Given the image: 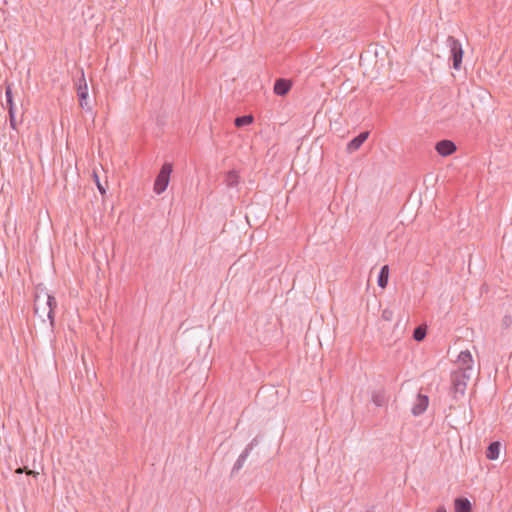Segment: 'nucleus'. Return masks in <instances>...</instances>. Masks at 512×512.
<instances>
[{
	"mask_svg": "<svg viewBox=\"0 0 512 512\" xmlns=\"http://www.w3.org/2000/svg\"><path fill=\"white\" fill-rule=\"evenodd\" d=\"M57 306V302L54 296L48 293H38L34 299V313L37 315L42 322H45L46 318L49 319L51 327L54 326V309Z\"/></svg>",
	"mask_w": 512,
	"mask_h": 512,
	"instance_id": "obj_1",
	"label": "nucleus"
},
{
	"mask_svg": "<svg viewBox=\"0 0 512 512\" xmlns=\"http://www.w3.org/2000/svg\"><path fill=\"white\" fill-rule=\"evenodd\" d=\"M472 374L469 371H458L455 370L451 373V384H452V396L453 399L458 401L459 398L465 395L468 381Z\"/></svg>",
	"mask_w": 512,
	"mask_h": 512,
	"instance_id": "obj_2",
	"label": "nucleus"
},
{
	"mask_svg": "<svg viewBox=\"0 0 512 512\" xmlns=\"http://www.w3.org/2000/svg\"><path fill=\"white\" fill-rule=\"evenodd\" d=\"M446 45L449 48L453 68L455 70H460L464 55L462 44L454 36H448L446 39Z\"/></svg>",
	"mask_w": 512,
	"mask_h": 512,
	"instance_id": "obj_3",
	"label": "nucleus"
},
{
	"mask_svg": "<svg viewBox=\"0 0 512 512\" xmlns=\"http://www.w3.org/2000/svg\"><path fill=\"white\" fill-rule=\"evenodd\" d=\"M173 171L172 163L165 162L154 181V192L157 195L162 194L168 187L170 176Z\"/></svg>",
	"mask_w": 512,
	"mask_h": 512,
	"instance_id": "obj_4",
	"label": "nucleus"
},
{
	"mask_svg": "<svg viewBox=\"0 0 512 512\" xmlns=\"http://www.w3.org/2000/svg\"><path fill=\"white\" fill-rule=\"evenodd\" d=\"M5 97H6V104H7V108H8L10 127L12 129L16 130L17 129V121H16V114H15V105H14V101H13L12 88L10 85H7L5 88Z\"/></svg>",
	"mask_w": 512,
	"mask_h": 512,
	"instance_id": "obj_5",
	"label": "nucleus"
},
{
	"mask_svg": "<svg viewBox=\"0 0 512 512\" xmlns=\"http://www.w3.org/2000/svg\"><path fill=\"white\" fill-rule=\"evenodd\" d=\"M459 367L458 371H469V374L473 372V358L469 350L461 351L458 360Z\"/></svg>",
	"mask_w": 512,
	"mask_h": 512,
	"instance_id": "obj_6",
	"label": "nucleus"
},
{
	"mask_svg": "<svg viewBox=\"0 0 512 512\" xmlns=\"http://www.w3.org/2000/svg\"><path fill=\"white\" fill-rule=\"evenodd\" d=\"M428 405H429V397L425 394L418 393L417 397H416V401L411 408V413L414 416H420L426 411Z\"/></svg>",
	"mask_w": 512,
	"mask_h": 512,
	"instance_id": "obj_7",
	"label": "nucleus"
},
{
	"mask_svg": "<svg viewBox=\"0 0 512 512\" xmlns=\"http://www.w3.org/2000/svg\"><path fill=\"white\" fill-rule=\"evenodd\" d=\"M435 150L439 155L446 157L456 151V145L451 140L443 139L436 143Z\"/></svg>",
	"mask_w": 512,
	"mask_h": 512,
	"instance_id": "obj_8",
	"label": "nucleus"
},
{
	"mask_svg": "<svg viewBox=\"0 0 512 512\" xmlns=\"http://www.w3.org/2000/svg\"><path fill=\"white\" fill-rule=\"evenodd\" d=\"M80 82H83V84L80 83L78 88H77V96H78V99H79V105H80L81 108L90 111L91 107L88 106V102H87L88 86H87V83H86L85 78H84L83 75H82V78H81Z\"/></svg>",
	"mask_w": 512,
	"mask_h": 512,
	"instance_id": "obj_9",
	"label": "nucleus"
},
{
	"mask_svg": "<svg viewBox=\"0 0 512 512\" xmlns=\"http://www.w3.org/2000/svg\"><path fill=\"white\" fill-rule=\"evenodd\" d=\"M368 136H369V132L363 131V132L359 133L357 136H355L353 139H351L347 143V147H346L347 152L353 153L356 150H358L362 146V144L367 140Z\"/></svg>",
	"mask_w": 512,
	"mask_h": 512,
	"instance_id": "obj_10",
	"label": "nucleus"
},
{
	"mask_svg": "<svg viewBox=\"0 0 512 512\" xmlns=\"http://www.w3.org/2000/svg\"><path fill=\"white\" fill-rule=\"evenodd\" d=\"M292 83L286 78H278L274 83V93L278 96H285L291 90Z\"/></svg>",
	"mask_w": 512,
	"mask_h": 512,
	"instance_id": "obj_11",
	"label": "nucleus"
},
{
	"mask_svg": "<svg viewBox=\"0 0 512 512\" xmlns=\"http://www.w3.org/2000/svg\"><path fill=\"white\" fill-rule=\"evenodd\" d=\"M455 512H472V504L466 497H457L454 500Z\"/></svg>",
	"mask_w": 512,
	"mask_h": 512,
	"instance_id": "obj_12",
	"label": "nucleus"
},
{
	"mask_svg": "<svg viewBox=\"0 0 512 512\" xmlns=\"http://www.w3.org/2000/svg\"><path fill=\"white\" fill-rule=\"evenodd\" d=\"M501 443L499 441L491 442L486 449V457L489 460H496L499 457Z\"/></svg>",
	"mask_w": 512,
	"mask_h": 512,
	"instance_id": "obj_13",
	"label": "nucleus"
},
{
	"mask_svg": "<svg viewBox=\"0 0 512 512\" xmlns=\"http://www.w3.org/2000/svg\"><path fill=\"white\" fill-rule=\"evenodd\" d=\"M388 280H389V267H388V265H384L380 269L378 279H377V284L379 287L385 288L388 285Z\"/></svg>",
	"mask_w": 512,
	"mask_h": 512,
	"instance_id": "obj_14",
	"label": "nucleus"
},
{
	"mask_svg": "<svg viewBox=\"0 0 512 512\" xmlns=\"http://www.w3.org/2000/svg\"><path fill=\"white\" fill-rule=\"evenodd\" d=\"M225 183L228 187L233 188L239 184V175L235 170H230L225 175Z\"/></svg>",
	"mask_w": 512,
	"mask_h": 512,
	"instance_id": "obj_15",
	"label": "nucleus"
},
{
	"mask_svg": "<svg viewBox=\"0 0 512 512\" xmlns=\"http://www.w3.org/2000/svg\"><path fill=\"white\" fill-rule=\"evenodd\" d=\"M372 402L378 407L384 406L387 402L384 390L373 391Z\"/></svg>",
	"mask_w": 512,
	"mask_h": 512,
	"instance_id": "obj_16",
	"label": "nucleus"
},
{
	"mask_svg": "<svg viewBox=\"0 0 512 512\" xmlns=\"http://www.w3.org/2000/svg\"><path fill=\"white\" fill-rule=\"evenodd\" d=\"M253 121H254V117L252 115H250V114L242 115V116H238L235 118L234 125L237 128H242L244 126H248V125L252 124Z\"/></svg>",
	"mask_w": 512,
	"mask_h": 512,
	"instance_id": "obj_17",
	"label": "nucleus"
},
{
	"mask_svg": "<svg viewBox=\"0 0 512 512\" xmlns=\"http://www.w3.org/2000/svg\"><path fill=\"white\" fill-rule=\"evenodd\" d=\"M248 456H249V453L247 451L243 450L232 468V474L238 473L242 469Z\"/></svg>",
	"mask_w": 512,
	"mask_h": 512,
	"instance_id": "obj_18",
	"label": "nucleus"
},
{
	"mask_svg": "<svg viewBox=\"0 0 512 512\" xmlns=\"http://www.w3.org/2000/svg\"><path fill=\"white\" fill-rule=\"evenodd\" d=\"M427 330L424 326H417L413 331V339L417 342L424 340L426 337Z\"/></svg>",
	"mask_w": 512,
	"mask_h": 512,
	"instance_id": "obj_19",
	"label": "nucleus"
},
{
	"mask_svg": "<svg viewBox=\"0 0 512 512\" xmlns=\"http://www.w3.org/2000/svg\"><path fill=\"white\" fill-rule=\"evenodd\" d=\"M93 177H94V180H95V183H96V186H97L99 192L101 193V195H105L106 194V188L100 182V179H99L98 175L95 172L93 173Z\"/></svg>",
	"mask_w": 512,
	"mask_h": 512,
	"instance_id": "obj_20",
	"label": "nucleus"
},
{
	"mask_svg": "<svg viewBox=\"0 0 512 512\" xmlns=\"http://www.w3.org/2000/svg\"><path fill=\"white\" fill-rule=\"evenodd\" d=\"M393 316H394V313L392 310L390 309H384L382 311V319L385 320V321H391L393 319Z\"/></svg>",
	"mask_w": 512,
	"mask_h": 512,
	"instance_id": "obj_21",
	"label": "nucleus"
},
{
	"mask_svg": "<svg viewBox=\"0 0 512 512\" xmlns=\"http://www.w3.org/2000/svg\"><path fill=\"white\" fill-rule=\"evenodd\" d=\"M258 443H259V440H258V438H257V437H255V438H253V439L251 440V442L246 446V448H245L244 450H245V451H247V452L250 454L251 450H252L255 446H257V445H258Z\"/></svg>",
	"mask_w": 512,
	"mask_h": 512,
	"instance_id": "obj_22",
	"label": "nucleus"
},
{
	"mask_svg": "<svg viewBox=\"0 0 512 512\" xmlns=\"http://www.w3.org/2000/svg\"><path fill=\"white\" fill-rule=\"evenodd\" d=\"M511 323V317L510 316H505L504 319H503V324L508 327Z\"/></svg>",
	"mask_w": 512,
	"mask_h": 512,
	"instance_id": "obj_23",
	"label": "nucleus"
},
{
	"mask_svg": "<svg viewBox=\"0 0 512 512\" xmlns=\"http://www.w3.org/2000/svg\"><path fill=\"white\" fill-rule=\"evenodd\" d=\"M436 512H447L446 508L444 506H439L437 509H436Z\"/></svg>",
	"mask_w": 512,
	"mask_h": 512,
	"instance_id": "obj_24",
	"label": "nucleus"
}]
</instances>
